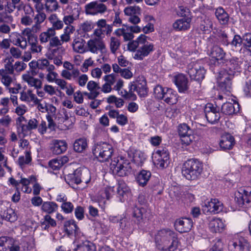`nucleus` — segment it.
<instances>
[{"label":"nucleus","instance_id":"nucleus-1","mask_svg":"<svg viewBox=\"0 0 251 251\" xmlns=\"http://www.w3.org/2000/svg\"><path fill=\"white\" fill-rule=\"evenodd\" d=\"M156 242L161 243L166 251H175L178 244L176 234L169 229H163L159 230L155 237Z\"/></svg>","mask_w":251,"mask_h":251},{"label":"nucleus","instance_id":"nucleus-2","mask_svg":"<svg viewBox=\"0 0 251 251\" xmlns=\"http://www.w3.org/2000/svg\"><path fill=\"white\" fill-rule=\"evenodd\" d=\"M203 170L202 164L197 159L185 161L182 167V175L188 180H195L199 177Z\"/></svg>","mask_w":251,"mask_h":251},{"label":"nucleus","instance_id":"nucleus-3","mask_svg":"<svg viewBox=\"0 0 251 251\" xmlns=\"http://www.w3.org/2000/svg\"><path fill=\"white\" fill-rule=\"evenodd\" d=\"M92 152L100 161H107L111 157L113 153V149L110 144L105 142H100L94 145L92 148Z\"/></svg>","mask_w":251,"mask_h":251},{"label":"nucleus","instance_id":"nucleus-4","mask_svg":"<svg viewBox=\"0 0 251 251\" xmlns=\"http://www.w3.org/2000/svg\"><path fill=\"white\" fill-rule=\"evenodd\" d=\"M110 168L113 174L120 176L127 175L131 169L128 161L122 156L114 158L110 164Z\"/></svg>","mask_w":251,"mask_h":251},{"label":"nucleus","instance_id":"nucleus-5","mask_svg":"<svg viewBox=\"0 0 251 251\" xmlns=\"http://www.w3.org/2000/svg\"><path fill=\"white\" fill-rule=\"evenodd\" d=\"M0 80L6 90L10 93L18 94L21 89V86L17 82L16 77L14 74L7 73H0Z\"/></svg>","mask_w":251,"mask_h":251},{"label":"nucleus","instance_id":"nucleus-6","mask_svg":"<svg viewBox=\"0 0 251 251\" xmlns=\"http://www.w3.org/2000/svg\"><path fill=\"white\" fill-rule=\"evenodd\" d=\"M186 72L192 79L197 81V84L200 87V82L204 78L206 73L204 68L198 63L193 62L188 65Z\"/></svg>","mask_w":251,"mask_h":251},{"label":"nucleus","instance_id":"nucleus-7","mask_svg":"<svg viewBox=\"0 0 251 251\" xmlns=\"http://www.w3.org/2000/svg\"><path fill=\"white\" fill-rule=\"evenodd\" d=\"M147 37L144 34L143 37L140 39L139 48L134 55L135 59L142 60L153 50V45L147 41Z\"/></svg>","mask_w":251,"mask_h":251},{"label":"nucleus","instance_id":"nucleus-8","mask_svg":"<svg viewBox=\"0 0 251 251\" xmlns=\"http://www.w3.org/2000/svg\"><path fill=\"white\" fill-rule=\"evenodd\" d=\"M86 15L95 16L98 14H103L107 11L106 4L98 1H92L86 4L84 7Z\"/></svg>","mask_w":251,"mask_h":251},{"label":"nucleus","instance_id":"nucleus-9","mask_svg":"<svg viewBox=\"0 0 251 251\" xmlns=\"http://www.w3.org/2000/svg\"><path fill=\"white\" fill-rule=\"evenodd\" d=\"M153 162L157 168L162 169L166 168L170 163L168 150L166 148L158 149L155 153Z\"/></svg>","mask_w":251,"mask_h":251},{"label":"nucleus","instance_id":"nucleus-10","mask_svg":"<svg viewBox=\"0 0 251 251\" xmlns=\"http://www.w3.org/2000/svg\"><path fill=\"white\" fill-rule=\"evenodd\" d=\"M178 130L182 144L187 146L194 141L193 130L187 124L183 123L179 125Z\"/></svg>","mask_w":251,"mask_h":251},{"label":"nucleus","instance_id":"nucleus-11","mask_svg":"<svg viewBox=\"0 0 251 251\" xmlns=\"http://www.w3.org/2000/svg\"><path fill=\"white\" fill-rule=\"evenodd\" d=\"M234 76H230L225 71H220L217 77L220 89L223 92H230L232 88L231 80Z\"/></svg>","mask_w":251,"mask_h":251},{"label":"nucleus","instance_id":"nucleus-12","mask_svg":"<svg viewBox=\"0 0 251 251\" xmlns=\"http://www.w3.org/2000/svg\"><path fill=\"white\" fill-rule=\"evenodd\" d=\"M242 61L237 57H232L226 62L225 67L221 71H225L230 76H234L236 73L241 71Z\"/></svg>","mask_w":251,"mask_h":251},{"label":"nucleus","instance_id":"nucleus-13","mask_svg":"<svg viewBox=\"0 0 251 251\" xmlns=\"http://www.w3.org/2000/svg\"><path fill=\"white\" fill-rule=\"evenodd\" d=\"M39 37V41L41 44H46L49 42L50 48H56L57 39L56 31L49 27L46 30L41 32Z\"/></svg>","mask_w":251,"mask_h":251},{"label":"nucleus","instance_id":"nucleus-14","mask_svg":"<svg viewBox=\"0 0 251 251\" xmlns=\"http://www.w3.org/2000/svg\"><path fill=\"white\" fill-rule=\"evenodd\" d=\"M204 113L207 121L212 124L217 123L220 118L219 109L212 103H208L206 104Z\"/></svg>","mask_w":251,"mask_h":251},{"label":"nucleus","instance_id":"nucleus-15","mask_svg":"<svg viewBox=\"0 0 251 251\" xmlns=\"http://www.w3.org/2000/svg\"><path fill=\"white\" fill-rule=\"evenodd\" d=\"M229 251H250V247L248 242L243 238L233 239L228 243Z\"/></svg>","mask_w":251,"mask_h":251},{"label":"nucleus","instance_id":"nucleus-16","mask_svg":"<svg viewBox=\"0 0 251 251\" xmlns=\"http://www.w3.org/2000/svg\"><path fill=\"white\" fill-rule=\"evenodd\" d=\"M87 51L97 54L99 51L101 52L106 50V46L103 41L100 38H93L87 43Z\"/></svg>","mask_w":251,"mask_h":251},{"label":"nucleus","instance_id":"nucleus-17","mask_svg":"<svg viewBox=\"0 0 251 251\" xmlns=\"http://www.w3.org/2000/svg\"><path fill=\"white\" fill-rule=\"evenodd\" d=\"M223 209V204L218 199H213L205 202L202 210L204 212L218 213Z\"/></svg>","mask_w":251,"mask_h":251},{"label":"nucleus","instance_id":"nucleus-18","mask_svg":"<svg viewBox=\"0 0 251 251\" xmlns=\"http://www.w3.org/2000/svg\"><path fill=\"white\" fill-rule=\"evenodd\" d=\"M63 67L65 69L61 73V76L67 80H72V78H75L79 75V70L74 68V66L70 62L65 61Z\"/></svg>","mask_w":251,"mask_h":251},{"label":"nucleus","instance_id":"nucleus-19","mask_svg":"<svg viewBox=\"0 0 251 251\" xmlns=\"http://www.w3.org/2000/svg\"><path fill=\"white\" fill-rule=\"evenodd\" d=\"M130 91L133 93L136 91L140 97H145L147 95V82L144 78L137 80L134 84L130 85Z\"/></svg>","mask_w":251,"mask_h":251},{"label":"nucleus","instance_id":"nucleus-20","mask_svg":"<svg viewBox=\"0 0 251 251\" xmlns=\"http://www.w3.org/2000/svg\"><path fill=\"white\" fill-rule=\"evenodd\" d=\"M192 226V221L189 218L179 219L176 220L175 223L176 229L180 233L189 231Z\"/></svg>","mask_w":251,"mask_h":251},{"label":"nucleus","instance_id":"nucleus-21","mask_svg":"<svg viewBox=\"0 0 251 251\" xmlns=\"http://www.w3.org/2000/svg\"><path fill=\"white\" fill-rule=\"evenodd\" d=\"M174 82L178 88L179 93H185L189 89L188 79L182 74H179L174 76Z\"/></svg>","mask_w":251,"mask_h":251},{"label":"nucleus","instance_id":"nucleus-22","mask_svg":"<svg viewBox=\"0 0 251 251\" xmlns=\"http://www.w3.org/2000/svg\"><path fill=\"white\" fill-rule=\"evenodd\" d=\"M10 42L15 46L20 47L22 49H25L27 47V40L25 37L20 33L14 32L9 36Z\"/></svg>","mask_w":251,"mask_h":251},{"label":"nucleus","instance_id":"nucleus-23","mask_svg":"<svg viewBox=\"0 0 251 251\" xmlns=\"http://www.w3.org/2000/svg\"><path fill=\"white\" fill-rule=\"evenodd\" d=\"M51 145L50 150L53 154L56 155L63 153L67 149V144L64 140H53Z\"/></svg>","mask_w":251,"mask_h":251},{"label":"nucleus","instance_id":"nucleus-24","mask_svg":"<svg viewBox=\"0 0 251 251\" xmlns=\"http://www.w3.org/2000/svg\"><path fill=\"white\" fill-rule=\"evenodd\" d=\"M87 88L90 91L89 93L85 92L84 94L87 96L89 99H94L100 94V87L99 84L94 81H89L87 84Z\"/></svg>","mask_w":251,"mask_h":251},{"label":"nucleus","instance_id":"nucleus-25","mask_svg":"<svg viewBox=\"0 0 251 251\" xmlns=\"http://www.w3.org/2000/svg\"><path fill=\"white\" fill-rule=\"evenodd\" d=\"M29 65L31 67H37L39 69L47 71H53L55 67L52 64H50L49 60L46 58L38 59L36 62L32 61Z\"/></svg>","mask_w":251,"mask_h":251},{"label":"nucleus","instance_id":"nucleus-26","mask_svg":"<svg viewBox=\"0 0 251 251\" xmlns=\"http://www.w3.org/2000/svg\"><path fill=\"white\" fill-rule=\"evenodd\" d=\"M208 227L212 232H221L225 229V224L220 218H212L209 221Z\"/></svg>","mask_w":251,"mask_h":251},{"label":"nucleus","instance_id":"nucleus-27","mask_svg":"<svg viewBox=\"0 0 251 251\" xmlns=\"http://www.w3.org/2000/svg\"><path fill=\"white\" fill-rule=\"evenodd\" d=\"M234 144V137L229 134H226L222 136L219 143L220 148L223 150L231 149L233 147Z\"/></svg>","mask_w":251,"mask_h":251},{"label":"nucleus","instance_id":"nucleus-28","mask_svg":"<svg viewBox=\"0 0 251 251\" xmlns=\"http://www.w3.org/2000/svg\"><path fill=\"white\" fill-rule=\"evenodd\" d=\"M85 43V41L82 38H75L74 39L72 43V47L74 51L79 53H83L87 51Z\"/></svg>","mask_w":251,"mask_h":251},{"label":"nucleus","instance_id":"nucleus-29","mask_svg":"<svg viewBox=\"0 0 251 251\" xmlns=\"http://www.w3.org/2000/svg\"><path fill=\"white\" fill-rule=\"evenodd\" d=\"M191 19L183 18L176 20L173 25L174 29L177 31L185 30L190 27Z\"/></svg>","mask_w":251,"mask_h":251},{"label":"nucleus","instance_id":"nucleus-30","mask_svg":"<svg viewBox=\"0 0 251 251\" xmlns=\"http://www.w3.org/2000/svg\"><path fill=\"white\" fill-rule=\"evenodd\" d=\"M22 79L25 82H26L29 86L33 87L35 89L42 88V81L40 79L33 77L28 73L23 74L22 75Z\"/></svg>","mask_w":251,"mask_h":251},{"label":"nucleus","instance_id":"nucleus-31","mask_svg":"<svg viewBox=\"0 0 251 251\" xmlns=\"http://www.w3.org/2000/svg\"><path fill=\"white\" fill-rule=\"evenodd\" d=\"M213 27V22L209 18L204 16L201 18L199 25V29L204 33L210 32Z\"/></svg>","mask_w":251,"mask_h":251},{"label":"nucleus","instance_id":"nucleus-32","mask_svg":"<svg viewBox=\"0 0 251 251\" xmlns=\"http://www.w3.org/2000/svg\"><path fill=\"white\" fill-rule=\"evenodd\" d=\"M221 110L222 112L226 115H232L236 113L239 111V104L238 103L226 102L222 105Z\"/></svg>","mask_w":251,"mask_h":251},{"label":"nucleus","instance_id":"nucleus-33","mask_svg":"<svg viewBox=\"0 0 251 251\" xmlns=\"http://www.w3.org/2000/svg\"><path fill=\"white\" fill-rule=\"evenodd\" d=\"M81 174V168L76 169L72 174H69L65 176L66 182L70 186L74 184H78L80 183L79 176Z\"/></svg>","mask_w":251,"mask_h":251},{"label":"nucleus","instance_id":"nucleus-34","mask_svg":"<svg viewBox=\"0 0 251 251\" xmlns=\"http://www.w3.org/2000/svg\"><path fill=\"white\" fill-rule=\"evenodd\" d=\"M48 20L51 25V27H50L51 29L56 31L62 29L63 28V22L58 18L57 14H51L48 17Z\"/></svg>","mask_w":251,"mask_h":251},{"label":"nucleus","instance_id":"nucleus-35","mask_svg":"<svg viewBox=\"0 0 251 251\" xmlns=\"http://www.w3.org/2000/svg\"><path fill=\"white\" fill-rule=\"evenodd\" d=\"M20 99L21 101L29 103L31 102L38 101V98L33 94L32 91L30 89H28L26 91H22L20 93Z\"/></svg>","mask_w":251,"mask_h":251},{"label":"nucleus","instance_id":"nucleus-36","mask_svg":"<svg viewBox=\"0 0 251 251\" xmlns=\"http://www.w3.org/2000/svg\"><path fill=\"white\" fill-rule=\"evenodd\" d=\"M215 14L221 24L226 25L228 23L229 20L228 14L222 7H219L216 9Z\"/></svg>","mask_w":251,"mask_h":251},{"label":"nucleus","instance_id":"nucleus-37","mask_svg":"<svg viewBox=\"0 0 251 251\" xmlns=\"http://www.w3.org/2000/svg\"><path fill=\"white\" fill-rule=\"evenodd\" d=\"M161 100H163L169 104H175L177 101L176 94L172 89L169 88H166V90H165L164 93Z\"/></svg>","mask_w":251,"mask_h":251},{"label":"nucleus","instance_id":"nucleus-38","mask_svg":"<svg viewBox=\"0 0 251 251\" xmlns=\"http://www.w3.org/2000/svg\"><path fill=\"white\" fill-rule=\"evenodd\" d=\"M88 148V142L85 138L75 140L74 143V150L77 152H83Z\"/></svg>","mask_w":251,"mask_h":251},{"label":"nucleus","instance_id":"nucleus-39","mask_svg":"<svg viewBox=\"0 0 251 251\" xmlns=\"http://www.w3.org/2000/svg\"><path fill=\"white\" fill-rule=\"evenodd\" d=\"M58 208V205L53 201L43 202L41 206V210L47 213V215H50L56 212Z\"/></svg>","mask_w":251,"mask_h":251},{"label":"nucleus","instance_id":"nucleus-40","mask_svg":"<svg viewBox=\"0 0 251 251\" xmlns=\"http://www.w3.org/2000/svg\"><path fill=\"white\" fill-rule=\"evenodd\" d=\"M210 55L212 58H215L217 61H223L225 60L226 52L222 48L215 46L212 48Z\"/></svg>","mask_w":251,"mask_h":251},{"label":"nucleus","instance_id":"nucleus-41","mask_svg":"<svg viewBox=\"0 0 251 251\" xmlns=\"http://www.w3.org/2000/svg\"><path fill=\"white\" fill-rule=\"evenodd\" d=\"M80 9L75 8L74 13L72 15H66L63 17V22L67 25H72L74 21L79 18Z\"/></svg>","mask_w":251,"mask_h":251},{"label":"nucleus","instance_id":"nucleus-42","mask_svg":"<svg viewBox=\"0 0 251 251\" xmlns=\"http://www.w3.org/2000/svg\"><path fill=\"white\" fill-rule=\"evenodd\" d=\"M40 30L33 25L30 28H26L23 31L22 33L27 37V42L31 40H35L37 36L34 35V33H36Z\"/></svg>","mask_w":251,"mask_h":251},{"label":"nucleus","instance_id":"nucleus-43","mask_svg":"<svg viewBox=\"0 0 251 251\" xmlns=\"http://www.w3.org/2000/svg\"><path fill=\"white\" fill-rule=\"evenodd\" d=\"M151 176V173L150 171L142 170L138 175L137 180L140 185L144 186L149 180Z\"/></svg>","mask_w":251,"mask_h":251},{"label":"nucleus","instance_id":"nucleus-44","mask_svg":"<svg viewBox=\"0 0 251 251\" xmlns=\"http://www.w3.org/2000/svg\"><path fill=\"white\" fill-rule=\"evenodd\" d=\"M96 24L98 28L104 29L106 35H109L112 32L113 25L107 24L106 20L105 19H100Z\"/></svg>","mask_w":251,"mask_h":251},{"label":"nucleus","instance_id":"nucleus-45","mask_svg":"<svg viewBox=\"0 0 251 251\" xmlns=\"http://www.w3.org/2000/svg\"><path fill=\"white\" fill-rule=\"evenodd\" d=\"M64 230L68 235L75 234L78 229L74 221H68L64 224Z\"/></svg>","mask_w":251,"mask_h":251},{"label":"nucleus","instance_id":"nucleus-46","mask_svg":"<svg viewBox=\"0 0 251 251\" xmlns=\"http://www.w3.org/2000/svg\"><path fill=\"white\" fill-rule=\"evenodd\" d=\"M121 46L120 40L116 37L112 36L109 41V46L110 51L115 54L120 49Z\"/></svg>","mask_w":251,"mask_h":251},{"label":"nucleus","instance_id":"nucleus-47","mask_svg":"<svg viewBox=\"0 0 251 251\" xmlns=\"http://www.w3.org/2000/svg\"><path fill=\"white\" fill-rule=\"evenodd\" d=\"M2 219L10 222H14L17 219V216L12 209H8L4 211L1 216Z\"/></svg>","mask_w":251,"mask_h":251},{"label":"nucleus","instance_id":"nucleus-48","mask_svg":"<svg viewBox=\"0 0 251 251\" xmlns=\"http://www.w3.org/2000/svg\"><path fill=\"white\" fill-rule=\"evenodd\" d=\"M46 17V15L44 12H38L34 18L35 24L33 25L40 30L41 28V24L44 22Z\"/></svg>","mask_w":251,"mask_h":251},{"label":"nucleus","instance_id":"nucleus-49","mask_svg":"<svg viewBox=\"0 0 251 251\" xmlns=\"http://www.w3.org/2000/svg\"><path fill=\"white\" fill-rule=\"evenodd\" d=\"M30 45V51L31 53H39L41 52L43 47L39 45L37 41V38L35 40H31L28 42Z\"/></svg>","mask_w":251,"mask_h":251},{"label":"nucleus","instance_id":"nucleus-50","mask_svg":"<svg viewBox=\"0 0 251 251\" xmlns=\"http://www.w3.org/2000/svg\"><path fill=\"white\" fill-rule=\"evenodd\" d=\"M58 3L56 0H47L45 3V8L47 11H55L58 9Z\"/></svg>","mask_w":251,"mask_h":251},{"label":"nucleus","instance_id":"nucleus-51","mask_svg":"<svg viewBox=\"0 0 251 251\" xmlns=\"http://www.w3.org/2000/svg\"><path fill=\"white\" fill-rule=\"evenodd\" d=\"M141 12V8L139 6H130L126 7L124 9L125 14L127 16L130 17L135 14H140Z\"/></svg>","mask_w":251,"mask_h":251},{"label":"nucleus","instance_id":"nucleus-52","mask_svg":"<svg viewBox=\"0 0 251 251\" xmlns=\"http://www.w3.org/2000/svg\"><path fill=\"white\" fill-rule=\"evenodd\" d=\"M107 102L108 103H114L117 108L122 107L124 104V101L123 99L118 98L113 95L110 96L107 98Z\"/></svg>","mask_w":251,"mask_h":251},{"label":"nucleus","instance_id":"nucleus-53","mask_svg":"<svg viewBox=\"0 0 251 251\" xmlns=\"http://www.w3.org/2000/svg\"><path fill=\"white\" fill-rule=\"evenodd\" d=\"M34 177H31L30 179L26 178H22L20 179V183L22 184L23 187L22 191L25 193H30L31 192V189L28 187V185L30 184L32 179H34Z\"/></svg>","mask_w":251,"mask_h":251},{"label":"nucleus","instance_id":"nucleus-54","mask_svg":"<svg viewBox=\"0 0 251 251\" xmlns=\"http://www.w3.org/2000/svg\"><path fill=\"white\" fill-rule=\"evenodd\" d=\"M12 242V239L2 236L0 237V251H6L8 248H9L10 243Z\"/></svg>","mask_w":251,"mask_h":251},{"label":"nucleus","instance_id":"nucleus-55","mask_svg":"<svg viewBox=\"0 0 251 251\" xmlns=\"http://www.w3.org/2000/svg\"><path fill=\"white\" fill-rule=\"evenodd\" d=\"M42 226H44V229H47L50 226L52 227L55 226L56 223L55 221L52 219L50 215H46L44 217V221L42 223Z\"/></svg>","mask_w":251,"mask_h":251},{"label":"nucleus","instance_id":"nucleus-56","mask_svg":"<svg viewBox=\"0 0 251 251\" xmlns=\"http://www.w3.org/2000/svg\"><path fill=\"white\" fill-rule=\"evenodd\" d=\"M80 183L84 182L86 184L89 183L91 180L90 172L86 169L81 168V174L79 176Z\"/></svg>","mask_w":251,"mask_h":251},{"label":"nucleus","instance_id":"nucleus-57","mask_svg":"<svg viewBox=\"0 0 251 251\" xmlns=\"http://www.w3.org/2000/svg\"><path fill=\"white\" fill-rule=\"evenodd\" d=\"M77 82L80 86H84L88 80L87 75L85 74H81L79 71V75L75 78H72V79Z\"/></svg>","mask_w":251,"mask_h":251},{"label":"nucleus","instance_id":"nucleus-58","mask_svg":"<svg viewBox=\"0 0 251 251\" xmlns=\"http://www.w3.org/2000/svg\"><path fill=\"white\" fill-rule=\"evenodd\" d=\"M60 39H59L58 37L56 36V48L58 49L60 46H61L64 43H67L70 41L71 37L69 35L63 32L60 35Z\"/></svg>","mask_w":251,"mask_h":251},{"label":"nucleus","instance_id":"nucleus-59","mask_svg":"<svg viewBox=\"0 0 251 251\" xmlns=\"http://www.w3.org/2000/svg\"><path fill=\"white\" fill-rule=\"evenodd\" d=\"M237 199H240V200H238V202L239 205L245 204V203H249L251 201V196L248 194L247 191H244V194L241 195L239 194V197H236Z\"/></svg>","mask_w":251,"mask_h":251},{"label":"nucleus","instance_id":"nucleus-60","mask_svg":"<svg viewBox=\"0 0 251 251\" xmlns=\"http://www.w3.org/2000/svg\"><path fill=\"white\" fill-rule=\"evenodd\" d=\"M14 67L12 61L9 59L7 61H5L4 68L0 69V73H3L6 72L8 74H14Z\"/></svg>","mask_w":251,"mask_h":251},{"label":"nucleus","instance_id":"nucleus-61","mask_svg":"<svg viewBox=\"0 0 251 251\" xmlns=\"http://www.w3.org/2000/svg\"><path fill=\"white\" fill-rule=\"evenodd\" d=\"M31 160L30 153L29 151H26L25 156H20L18 159V164L20 166H22L25 164H28Z\"/></svg>","mask_w":251,"mask_h":251},{"label":"nucleus","instance_id":"nucleus-62","mask_svg":"<svg viewBox=\"0 0 251 251\" xmlns=\"http://www.w3.org/2000/svg\"><path fill=\"white\" fill-rule=\"evenodd\" d=\"M63 165V160L61 159H54L49 162V165L53 170H59Z\"/></svg>","mask_w":251,"mask_h":251},{"label":"nucleus","instance_id":"nucleus-63","mask_svg":"<svg viewBox=\"0 0 251 251\" xmlns=\"http://www.w3.org/2000/svg\"><path fill=\"white\" fill-rule=\"evenodd\" d=\"M114 192L113 188L107 186L100 192V196L103 199L108 200Z\"/></svg>","mask_w":251,"mask_h":251},{"label":"nucleus","instance_id":"nucleus-64","mask_svg":"<svg viewBox=\"0 0 251 251\" xmlns=\"http://www.w3.org/2000/svg\"><path fill=\"white\" fill-rule=\"evenodd\" d=\"M244 45L251 52V33H246L243 36Z\"/></svg>","mask_w":251,"mask_h":251}]
</instances>
